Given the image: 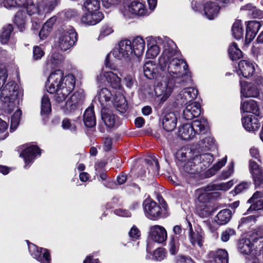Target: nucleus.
I'll use <instances>...</instances> for the list:
<instances>
[{"label":"nucleus","mask_w":263,"mask_h":263,"mask_svg":"<svg viewBox=\"0 0 263 263\" xmlns=\"http://www.w3.org/2000/svg\"><path fill=\"white\" fill-rule=\"evenodd\" d=\"M235 231L233 229H228L223 231L221 235V239L222 241L226 242L228 241L231 236L234 235Z\"/></svg>","instance_id":"59"},{"label":"nucleus","mask_w":263,"mask_h":263,"mask_svg":"<svg viewBox=\"0 0 263 263\" xmlns=\"http://www.w3.org/2000/svg\"><path fill=\"white\" fill-rule=\"evenodd\" d=\"M261 26L260 23L258 21H253L249 22L247 29L250 30L251 31L257 33Z\"/></svg>","instance_id":"58"},{"label":"nucleus","mask_w":263,"mask_h":263,"mask_svg":"<svg viewBox=\"0 0 263 263\" xmlns=\"http://www.w3.org/2000/svg\"><path fill=\"white\" fill-rule=\"evenodd\" d=\"M83 120L86 126L92 127L96 124V117L92 107L87 108L84 114Z\"/></svg>","instance_id":"39"},{"label":"nucleus","mask_w":263,"mask_h":263,"mask_svg":"<svg viewBox=\"0 0 263 263\" xmlns=\"http://www.w3.org/2000/svg\"><path fill=\"white\" fill-rule=\"evenodd\" d=\"M234 165L233 162H231L230 164L228 165L227 170L223 171L221 177L223 179H227L230 177L234 172Z\"/></svg>","instance_id":"60"},{"label":"nucleus","mask_w":263,"mask_h":263,"mask_svg":"<svg viewBox=\"0 0 263 263\" xmlns=\"http://www.w3.org/2000/svg\"><path fill=\"white\" fill-rule=\"evenodd\" d=\"M165 250L163 248H160L154 252L152 258L155 260L161 261L165 257Z\"/></svg>","instance_id":"56"},{"label":"nucleus","mask_w":263,"mask_h":263,"mask_svg":"<svg viewBox=\"0 0 263 263\" xmlns=\"http://www.w3.org/2000/svg\"><path fill=\"white\" fill-rule=\"evenodd\" d=\"M257 217V216L254 215L243 217L240 219L239 226H251L255 223Z\"/></svg>","instance_id":"53"},{"label":"nucleus","mask_w":263,"mask_h":263,"mask_svg":"<svg viewBox=\"0 0 263 263\" xmlns=\"http://www.w3.org/2000/svg\"><path fill=\"white\" fill-rule=\"evenodd\" d=\"M219 8L217 4L207 2L204 4V12L206 17L209 20H213L217 16Z\"/></svg>","instance_id":"35"},{"label":"nucleus","mask_w":263,"mask_h":263,"mask_svg":"<svg viewBox=\"0 0 263 263\" xmlns=\"http://www.w3.org/2000/svg\"><path fill=\"white\" fill-rule=\"evenodd\" d=\"M232 34L236 39H240L243 35L242 23L240 20H236L232 27Z\"/></svg>","instance_id":"50"},{"label":"nucleus","mask_w":263,"mask_h":263,"mask_svg":"<svg viewBox=\"0 0 263 263\" xmlns=\"http://www.w3.org/2000/svg\"><path fill=\"white\" fill-rule=\"evenodd\" d=\"M184 237H176V236H171L168 243V248L170 253L174 255L176 254L179 249L180 241H182Z\"/></svg>","instance_id":"38"},{"label":"nucleus","mask_w":263,"mask_h":263,"mask_svg":"<svg viewBox=\"0 0 263 263\" xmlns=\"http://www.w3.org/2000/svg\"><path fill=\"white\" fill-rule=\"evenodd\" d=\"M62 126L63 129L69 130L71 132H76V126L74 123L68 119H65L63 120Z\"/></svg>","instance_id":"55"},{"label":"nucleus","mask_w":263,"mask_h":263,"mask_svg":"<svg viewBox=\"0 0 263 263\" xmlns=\"http://www.w3.org/2000/svg\"><path fill=\"white\" fill-rule=\"evenodd\" d=\"M29 251L31 255L41 263H49L50 260V253L45 248H39L33 243H28Z\"/></svg>","instance_id":"16"},{"label":"nucleus","mask_w":263,"mask_h":263,"mask_svg":"<svg viewBox=\"0 0 263 263\" xmlns=\"http://www.w3.org/2000/svg\"><path fill=\"white\" fill-rule=\"evenodd\" d=\"M143 72L145 76L149 79L160 78L163 76L161 74L162 71L159 66L154 61H148L145 63L143 65Z\"/></svg>","instance_id":"18"},{"label":"nucleus","mask_w":263,"mask_h":263,"mask_svg":"<svg viewBox=\"0 0 263 263\" xmlns=\"http://www.w3.org/2000/svg\"><path fill=\"white\" fill-rule=\"evenodd\" d=\"M123 15L127 18H133L135 16H143L147 14V11L144 5L139 1H134L122 10Z\"/></svg>","instance_id":"13"},{"label":"nucleus","mask_w":263,"mask_h":263,"mask_svg":"<svg viewBox=\"0 0 263 263\" xmlns=\"http://www.w3.org/2000/svg\"><path fill=\"white\" fill-rule=\"evenodd\" d=\"M77 41V33L73 27L65 26L62 28L59 39V46L63 51L72 47Z\"/></svg>","instance_id":"10"},{"label":"nucleus","mask_w":263,"mask_h":263,"mask_svg":"<svg viewBox=\"0 0 263 263\" xmlns=\"http://www.w3.org/2000/svg\"><path fill=\"white\" fill-rule=\"evenodd\" d=\"M238 74H242L245 78L251 77L255 72L254 63L247 60H241L238 63Z\"/></svg>","instance_id":"29"},{"label":"nucleus","mask_w":263,"mask_h":263,"mask_svg":"<svg viewBox=\"0 0 263 263\" xmlns=\"http://www.w3.org/2000/svg\"><path fill=\"white\" fill-rule=\"evenodd\" d=\"M116 90L112 89L109 90L107 88H102L98 91L96 96L95 101H98L102 106V108H106V106L110 104H113L117 110L120 112L118 107L115 105V93Z\"/></svg>","instance_id":"12"},{"label":"nucleus","mask_w":263,"mask_h":263,"mask_svg":"<svg viewBox=\"0 0 263 263\" xmlns=\"http://www.w3.org/2000/svg\"><path fill=\"white\" fill-rule=\"evenodd\" d=\"M161 70V74H163V76L158 80L154 91L155 95L160 98V102H164L170 96L175 83H178L184 85L191 80V75L188 70L187 65L182 74H180L177 78H174L168 73Z\"/></svg>","instance_id":"7"},{"label":"nucleus","mask_w":263,"mask_h":263,"mask_svg":"<svg viewBox=\"0 0 263 263\" xmlns=\"http://www.w3.org/2000/svg\"><path fill=\"white\" fill-rule=\"evenodd\" d=\"M179 117V113L177 111L167 113L162 121L163 128L167 132L173 131L176 126Z\"/></svg>","instance_id":"22"},{"label":"nucleus","mask_w":263,"mask_h":263,"mask_svg":"<svg viewBox=\"0 0 263 263\" xmlns=\"http://www.w3.org/2000/svg\"><path fill=\"white\" fill-rule=\"evenodd\" d=\"M110 54H108L105 59V69L102 70L99 76H97V80L98 82H101L102 78H105L107 83L111 87L112 89H115V105L121 113H124L127 108V104L125 98L123 95L124 90L121 87L120 78L112 71H116V66L110 64L109 59Z\"/></svg>","instance_id":"6"},{"label":"nucleus","mask_w":263,"mask_h":263,"mask_svg":"<svg viewBox=\"0 0 263 263\" xmlns=\"http://www.w3.org/2000/svg\"><path fill=\"white\" fill-rule=\"evenodd\" d=\"M232 216V212L229 209H224L220 211L215 218V221L220 225L227 223Z\"/></svg>","instance_id":"41"},{"label":"nucleus","mask_w":263,"mask_h":263,"mask_svg":"<svg viewBox=\"0 0 263 263\" xmlns=\"http://www.w3.org/2000/svg\"><path fill=\"white\" fill-rule=\"evenodd\" d=\"M18 0H0V5L7 9H12L15 7L20 8L21 5L18 4Z\"/></svg>","instance_id":"54"},{"label":"nucleus","mask_w":263,"mask_h":263,"mask_svg":"<svg viewBox=\"0 0 263 263\" xmlns=\"http://www.w3.org/2000/svg\"><path fill=\"white\" fill-rule=\"evenodd\" d=\"M252 245L249 239H242L238 243V249L239 251L244 254L248 255L251 253L254 254L252 249Z\"/></svg>","instance_id":"45"},{"label":"nucleus","mask_w":263,"mask_h":263,"mask_svg":"<svg viewBox=\"0 0 263 263\" xmlns=\"http://www.w3.org/2000/svg\"><path fill=\"white\" fill-rule=\"evenodd\" d=\"M149 238L152 241L157 243L164 242L167 237V234L165 229L159 225L152 226L149 228Z\"/></svg>","instance_id":"17"},{"label":"nucleus","mask_w":263,"mask_h":263,"mask_svg":"<svg viewBox=\"0 0 263 263\" xmlns=\"http://www.w3.org/2000/svg\"><path fill=\"white\" fill-rule=\"evenodd\" d=\"M102 119L105 125L109 127H113L116 122L115 115L110 111L107 110L106 108H102Z\"/></svg>","instance_id":"42"},{"label":"nucleus","mask_w":263,"mask_h":263,"mask_svg":"<svg viewBox=\"0 0 263 263\" xmlns=\"http://www.w3.org/2000/svg\"><path fill=\"white\" fill-rule=\"evenodd\" d=\"M250 185V182H243L238 185H237L235 188V192L236 194H239L244 190H246L249 187Z\"/></svg>","instance_id":"63"},{"label":"nucleus","mask_w":263,"mask_h":263,"mask_svg":"<svg viewBox=\"0 0 263 263\" xmlns=\"http://www.w3.org/2000/svg\"><path fill=\"white\" fill-rule=\"evenodd\" d=\"M198 95V90L194 87H187L182 89L177 97V100L181 104H186L195 100Z\"/></svg>","instance_id":"20"},{"label":"nucleus","mask_w":263,"mask_h":263,"mask_svg":"<svg viewBox=\"0 0 263 263\" xmlns=\"http://www.w3.org/2000/svg\"><path fill=\"white\" fill-rule=\"evenodd\" d=\"M190 225L189 239L193 246L197 245L199 247H201L203 245V236L201 232H195L193 231L191 224Z\"/></svg>","instance_id":"37"},{"label":"nucleus","mask_w":263,"mask_h":263,"mask_svg":"<svg viewBox=\"0 0 263 263\" xmlns=\"http://www.w3.org/2000/svg\"><path fill=\"white\" fill-rule=\"evenodd\" d=\"M242 51L238 48L235 43H233L229 47V54L232 60H236L240 59L242 55Z\"/></svg>","instance_id":"49"},{"label":"nucleus","mask_w":263,"mask_h":263,"mask_svg":"<svg viewBox=\"0 0 263 263\" xmlns=\"http://www.w3.org/2000/svg\"><path fill=\"white\" fill-rule=\"evenodd\" d=\"M83 7L87 12H101L99 11L100 7L99 0H85Z\"/></svg>","instance_id":"44"},{"label":"nucleus","mask_w":263,"mask_h":263,"mask_svg":"<svg viewBox=\"0 0 263 263\" xmlns=\"http://www.w3.org/2000/svg\"><path fill=\"white\" fill-rule=\"evenodd\" d=\"M21 115V111L17 108L11 117L10 130L14 131L16 129L20 123Z\"/></svg>","instance_id":"52"},{"label":"nucleus","mask_w":263,"mask_h":263,"mask_svg":"<svg viewBox=\"0 0 263 263\" xmlns=\"http://www.w3.org/2000/svg\"><path fill=\"white\" fill-rule=\"evenodd\" d=\"M178 137L184 140H189L193 139L195 136L194 128L191 124H184L181 125L178 130Z\"/></svg>","instance_id":"32"},{"label":"nucleus","mask_w":263,"mask_h":263,"mask_svg":"<svg viewBox=\"0 0 263 263\" xmlns=\"http://www.w3.org/2000/svg\"><path fill=\"white\" fill-rule=\"evenodd\" d=\"M248 202L250 204L248 212L263 210V190L255 192Z\"/></svg>","instance_id":"23"},{"label":"nucleus","mask_w":263,"mask_h":263,"mask_svg":"<svg viewBox=\"0 0 263 263\" xmlns=\"http://www.w3.org/2000/svg\"><path fill=\"white\" fill-rule=\"evenodd\" d=\"M209 263H228V253L226 250L218 249L209 254Z\"/></svg>","instance_id":"31"},{"label":"nucleus","mask_w":263,"mask_h":263,"mask_svg":"<svg viewBox=\"0 0 263 263\" xmlns=\"http://www.w3.org/2000/svg\"><path fill=\"white\" fill-rule=\"evenodd\" d=\"M216 148L215 141L211 136L206 137L199 141L196 151L200 154H204L202 152L213 151Z\"/></svg>","instance_id":"30"},{"label":"nucleus","mask_w":263,"mask_h":263,"mask_svg":"<svg viewBox=\"0 0 263 263\" xmlns=\"http://www.w3.org/2000/svg\"><path fill=\"white\" fill-rule=\"evenodd\" d=\"M227 161V157L225 156L222 159L219 161L217 163L214 164L212 167L209 169L206 173V176L208 177L214 175L217 172H218L223 166H224Z\"/></svg>","instance_id":"48"},{"label":"nucleus","mask_w":263,"mask_h":263,"mask_svg":"<svg viewBox=\"0 0 263 263\" xmlns=\"http://www.w3.org/2000/svg\"><path fill=\"white\" fill-rule=\"evenodd\" d=\"M261 117L259 115H247L242 118V124L244 128L248 131L254 132L257 130L260 126Z\"/></svg>","instance_id":"19"},{"label":"nucleus","mask_w":263,"mask_h":263,"mask_svg":"<svg viewBox=\"0 0 263 263\" xmlns=\"http://www.w3.org/2000/svg\"><path fill=\"white\" fill-rule=\"evenodd\" d=\"M113 31L114 30L111 27L108 25H105L102 27L99 37L101 38L107 36L112 33Z\"/></svg>","instance_id":"61"},{"label":"nucleus","mask_w":263,"mask_h":263,"mask_svg":"<svg viewBox=\"0 0 263 263\" xmlns=\"http://www.w3.org/2000/svg\"><path fill=\"white\" fill-rule=\"evenodd\" d=\"M13 27L10 24L7 25L3 28L2 32L0 35V41L2 44H5L8 42Z\"/></svg>","instance_id":"51"},{"label":"nucleus","mask_w":263,"mask_h":263,"mask_svg":"<svg viewBox=\"0 0 263 263\" xmlns=\"http://www.w3.org/2000/svg\"><path fill=\"white\" fill-rule=\"evenodd\" d=\"M176 263H195L190 257L179 255L176 258Z\"/></svg>","instance_id":"62"},{"label":"nucleus","mask_w":263,"mask_h":263,"mask_svg":"<svg viewBox=\"0 0 263 263\" xmlns=\"http://www.w3.org/2000/svg\"><path fill=\"white\" fill-rule=\"evenodd\" d=\"M121 0H102L103 6L106 8H109L117 5Z\"/></svg>","instance_id":"64"},{"label":"nucleus","mask_w":263,"mask_h":263,"mask_svg":"<svg viewBox=\"0 0 263 263\" xmlns=\"http://www.w3.org/2000/svg\"><path fill=\"white\" fill-rule=\"evenodd\" d=\"M233 184L232 181H230L226 183L209 184L204 188L197 189L195 192L197 210L207 213L208 210L206 208V203L210 198L209 192L215 191H226L230 189Z\"/></svg>","instance_id":"8"},{"label":"nucleus","mask_w":263,"mask_h":263,"mask_svg":"<svg viewBox=\"0 0 263 263\" xmlns=\"http://www.w3.org/2000/svg\"><path fill=\"white\" fill-rule=\"evenodd\" d=\"M76 80L71 74L64 76V72L60 69L51 72L46 84L47 91L55 93V100L59 102L64 101L67 96L73 90Z\"/></svg>","instance_id":"4"},{"label":"nucleus","mask_w":263,"mask_h":263,"mask_svg":"<svg viewBox=\"0 0 263 263\" xmlns=\"http://www.w3.org/2000/svg\"><path fill=\"white\" fill-rule=\"evenodd\" d=\"M64 60V57L59 52H53L46 61L44 69L48 71L60 66Z\"/></svg>","instance_id":"26"},{"label":"nucleus","mask_w":263,"mask_h":263,"mask_svg":"<svg viewBox=\"0 0 263 263\" xmlns=\"http://www.w3.org/2000/svg\"><path fill=\"white\" fill-rule=\"evenodd\" d=\"M201 114V107L199 103L194 102L187 105L183 111V117L186 120H192L198 117Z\"/></svg>","instance_id":"27"},{"label":"nucleus","mask_w":263,"mask_h":263,"mask_svg":"<svg viewBox=\"0 0 263 263\" xmlns=\"http://www.w3.org/2000/svg\"><path fill=\"white\" fill-rule=\"evenodd\" d=\"M147 49L146 57L154 59L160 51V47L163 52L159 59L160 69L165 71L171 76L177 78L182 74L187 67V63L179 57V53L177 50L175 43L167 37L149 36L146 38Z\"/></svg>","instance_id":"1"},{"label":"nucleus","mask_w":263,"mask_h":263,"mask_svg":"<svg viewBox=\"0 0 263 263\" xmlns=\"http://www.w3.org/2000/svg\"><path fill=\"white\" fill-rule=\"evenodd\" d=\"M249 168L255 187L263 190L262 168L255 161L253 160H250Z\"/></svg>","instance_id":"15"},{"label":"nucleus","mask_w":263,"mask_h":263,"mask_svg":"<svg viewBox=\"0 0 263 263\" xmlns=\"http://www.w3.org/2000/svg\"><path fill=\"white\" fill-rule=\"evenodd\" d=\"M145 42L144 39L139 36L135 37L132 42L134 55L139 57L142 55L145 49Z\"/></svg>","instance_id":"34"},{"label":"nucleus","mask_w":263,"mask_h":263,"mask_svg":"<svg viewBox=\"0 0 263 263\" xmlns=\"http://www.w3.org/2000/svg\"><path fill=\"white\" fill-rule=\"evenodd\" d=\"M191 125L193 128H194L195 134H203L206 132L208 122L205 118H200L194 121Z\"/></svg>","instance_id":"40"},{"label":"nucleus","mask_w":263,"mask_h":263,"mask_svg":"<svg viewBox=\"0 0 263 263\" xmlns=\"http://www.w3.org/2000/svg\"><path fill=\"white\" fill-rule=\"evenodd\" d=\"M241 109L244 112H251L255 115H259L258 106L256 102L253 100L243 102L241 104Z\"/></svg>","instance_id":"36"},{"label":"nucleus","mask_w":263,"mask_h":263,"mask_svg":"<svg viewBox=\"0 0 263 263\" xmlns=\"http://www.w3.org/2000/svg\"><path fill=\"white\" fill-rule=\"evenodd\" d=\"M175 157L178 163L185 162L184 171L189 174H196L205 170L214 160L212 154L209 153L200 154L195 149L182 147L178 150Z\"/></svg>","instance_id":"2"},{"label":"nucleus","mask_w":263,"mask_h":263,"mask_svg":"<svg viewBox=\"0 0 263 263\" xmlns=\"http://www.w3.org/2000/svg\"><path fill=\"white\" fill-rule=\"evenodd\" d=\"M45 54L43 49L40 46H34L33 49V59L34 60H40Z\"/></svg>","instance_id":"57"},{"label":"nucleus","mask_w":263,"mask_h":263,"mask_svg":"<svg viewBox=\"0 0 263 263\" xmlns=\"http://www.w3.org/2000/svg\"><path fill=\"white\" fill-rule=\"evenodd\" d=\"M104 17L102 12H87L82 16L81 23L85 25H95L99 23Z\"/></svg>","instance_id":"25"},{"label":"nucleus","mask_w":263,"mask_h":263,"mask_svg":"<svg viewBox=\"0 0 263 263\" xmlns=\"http://www.w3.org/2000/svg\"><path fill=\"white\" fill-rule=\"evenodd\" d=\"M18 3L21 5L20 8L25 10L29 15H40L39 2L35 3L33 0H18Z\"/></svg>","instance_id":"28"},{"label":"nucleus","mask_w":263,"mask_h":263,"mask_svg":"<svg viewBox=\"0 0 263 263\" xmlns=\"http://www.w3.org/2000/svg\"><path fill=\"white\" fill-rule=\"evenodd\" d=\"M76 80L71 74L64 76V72L60 69L51 72L46 84L47 91L55 93V100L59 102L64 101L67 96L73 90Z\"/></svg>","instance_id":"3"},{"label":"nucleus","mask_w":263,"mask_h":263,"mask_svg":"<svg viewBox=\"0 0 263 263\" xmlns=\"http://www.w3.org/2000/svg\"><path fill=\"white\" fill-rule=\"evenodd\" d=\"M57 0H40L39 7L40 15L43 16L50 13L57 5Z\"/></svg>","instance_id":"33"},{"label":"nucleus","mask_w":263,"mask_h":263,"mask_svg":"<svg viewBox=\"0 0 263 263\" xmlns=\"http://www.w3.org/2000/svg\"><path fill=\"white\" fill-rule=\"evenodd\" d=\"M51 111V105L48 95H44L41 100V114L46 115Z\"/></svg>","instance_id":"47"},{"label":"nucleus","mask_w":263,"mask_h":263,"mask_svg":"<svg viewBox=\"0 0 263 263\" xmlns=\"http://www.w3.org/2000/svg\"><path fill=\"white\" fill-rule=\"evenodd\" d=\"M111 54V53H110ZM112 56L118 60L127 61L134 57L132 41L128 39L121 41L114 49Z\"/></svg>","instance_id":"11"},{"label":"nucleus","mask_w":263,"mask_h":263,"mask_svg":"<svg viewBox=\"0 0 263 263\" xmlns=\"http://www.w3.org/2000/svg\"><path fill=\"white\" fill-rule=\"evenodd\" d=\"M40 154L41 150L37 146L30 145L27 146L20 155V156L24 158L26 164L25 167H26L27 165L31 163L36 156L40 155Z\"/></svg>","instance_id":"24"},{"label":"nucleus","mask_w":263,"mask_h":263,"mask_svg":"<svg viewBox=\"0 0 263 263\" xmlns=\"http://www.w3.org/2000/svg\"><path fill=\"white\" fill-rule=\"evenodd\" d=\"M241 94L242 96L257 98L260 95V88L258 85L252 83H248L246 82L240 81Z\"/></svg>","instance_id":"21"},{"label":"nucleus","mask_w":263,"mask_h":263,"mask_svg":"<svg viewBox=\"0 0 263 263\" xmlns=\"http://www.w3.org/2000/svg\"><path fill=\"white\" fill-rule=\"evenodd\" d=\"M26 18V14L23 11V10L17 12L15 15L14 23L16 24L21 31H23V29L25 28Z\"/></svg>","instance_id":"46"},{"label":"nucleus","mask_w":263,"mask_h":263,"mask_svg":"<svg viewBox=\"0 0 263 263\" xmlns=\"http://www.w3.org/2000/svg\"><path fill=\"white\" fill-rule=\"evenodd\" d=\"M7 77V70L5 66L0 64V99L4 103L5 109L10 112L18 107L23 94L13 81L9 82L4 85Z\"/></svg>","instance_id":"5"},{"label":"nucleus","mask_w":263,"mask_h":263,"mask_svg":"<svg viewBox=\"0 0 263 263\" xmlns=\"http://www.w3.org/2000/svg\"><path fill=\"white\" fill-rule=\"evenodd\" d=\"M143 207L145 216L152 220L164 218L169 215L168 206L165 202L161 206L151 199H146L143 202Z\"/></svg>","instance_id":"9"},{"label":"nucleus","mask_w":263,"mask_h":263,"mask_svg":"<svg viewBox=\"0 0 263 263\" xmlns=\"http://www.w3.org/2000/svg\"><path fill=\"white\" fill-rule=\"evenodd\" d=\"M84 100V91L79 89L70 97L66 102L63 110L65 114L68 115L76 110L83 103Z\"/></svg>","instance_id":"14"},{"label":"nucleus","mask_w":263,"mask_h":263,"mask_svg":"<svg viewBox=\"0 0 263 263\" xmlns=\"http://www.w3.org/2000/svg\"><path fill=\"white\" fill-rule=\"evenodd\" d=\"M148 174L151 176L159 174V165L158 160L155 158H151L146 160Z\"/></svg>","instance_id":"43"}]
</instances>
